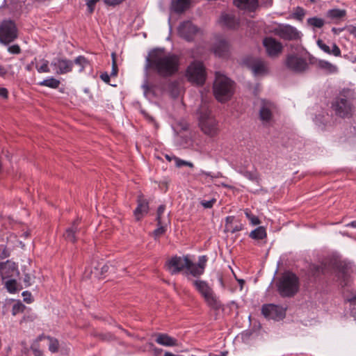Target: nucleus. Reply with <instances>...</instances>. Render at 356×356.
<instances>
[{"instance_id":"obj_43","label":"nucleus","mask_w":356,"mask_h":356,"mask_svg":"<svg viewBox=\"0 0 356 356\" xmlns=\"http://www.w3.org/2000/svg\"><path fill=\"white\" fill-rule=\"evenodd\" d=\"M216 200L215 198H213L210 200H203L201 202V204L202 207L207 209L211 208L213 204L216 203Z\"/></svg>"},{"instance_id":"obj_9","label":"nucleus","mask_w":356,"mask_h":356,"mask_svg":"<svg viewBox=\"0 0 356 356\" xmlns=\"http://www.w3.org/2000/svg\"><path fill=\"white\" fill-rule=\"evenodd\" d=\"M285 65L289 70L296 73L303 72L308 68L307 60L297 54L287 55Z\"/></svg>"},{"instance_id":"obj_62","label":"nucleus","mask_w":356,"mask_h":356,"mask_svg":"<svg viewBox=\"0 0 356 356\" xmlns=\"http://www.w3.org/2000/svg\"><path fill=\"white\" fill-rule=\"evenodd\" d=\"M186 166H188L190 168L193 167V164L191 162L187 161Z\"/></svg>"},{"instance_id":"obj_47","label":"nucleus","mask_w":356,"mask_h":356,"mask_svg":"<svg viewBox=\"0 0 356 356\" xmlns=\"http://www.w3.org/2000/svg\"><path fill=\"white\" fill-rule=\"evenodd\" d=\"M99 0H86V5L88 6V9L90 13H92L95 8V5L96 2Z\"/></svg>"},{"instance_id":"obj_11","label":"nucleus","mask_w":356,"mask_h":356,"mask_svg":"<svg viewBox=\"0 0 356 356\" xmlns=\"http://www.w3.org/2000/svg\"><path fill=\"white\" fill-rule=\"evenodd\" d=\"M273 33L285 40H295L300 39L301 37L300 33L295 27L290 25H280L274 29Z\"/></svg>"},{"instance_id":"obj_60","label":"nucleus","mask_w":356,"mask_h":356,"mask_svg":"<svg viewBox=\"0 0 356 356\" xmlns=\"http://www.w3.org/2000/svg\"><path fill=\"white\" fill-rule=\"evenodd\" d=\"M233 219H234V217H233V216H227V217L226 218V222H227V223L228 224V223H229V222H232V221L233 220Z\"/></svg>"},{"instance_id":"obj_14","label":"nucleus","mask_w":356,"mask_h":356,"mask_svg":"<svg viewBox=\"0 0 356 356\" xmlns=\"http://www.w3.org/2000/svg\"><path fill=\"white\" fill-rule=\"evenodd\" d=\"M198 31L197 27L190 21L182 22L178 27L179 36L187 41L192 40Z\"/></svg>"},{"instance_id":"obj_21","label":"nucleus","mask_w":356,"mask_h":356,"mask_svg":"<svg viewBox=\"0 0 356 356\" xmlns=\"http://www.w3.org/2000/svg\"><path fill=\"white\" fill-rule=\"evenodd\" d=\"M214 53L218 57H225L229 51V44L225 40H219L214 45Z\"/></svg>"},{"instance_id":"obj_34","label":"nucleus","mask_w":356,"mask_h":356,"mask_svg":"<svg viewBox=\"0 0 356 356\" xmlns=\"http://www.w3.org/2000/svg\"><path fill=\"white\" fill-rule=\"evenodd\" d=\"M74 63L80 67L79 72H82L89 65L88 60L83 56L76 57Z\"/></svg>"},{"instance_id":"obj_42","label":"nucleus","mask_w":356,"mask_h":356,"mask_svg":"<svg viewBox=\"0 0 356 356\" xmlns=\"http://www.w3.org/2000/svg\"><path fill=\"white\" fill-rule=\"evenodd\" d=\"M166 224H167V222L162 223V224L158 223V228L154 230V234L156 236H159L162 235L163 234H164V232H165V227Z\"/></svg>"},{"instance_id":"obj_19","label":"nucleus","mask_w":356,"mask_h":356,"mask_svg":"<svg viewBox=\"0 0 356 356\" xmlns=\"http://www.w3.org/2000/svg\"><path fill=\"white\" fill-rule=\"evenodd\" d=\"M149 210L148 202L142 197L138 199V206L134 211V216L137 220H140Z\"/></svg>"},{"instance_id":"obj_36","label":"nucleus","mask_w":356,"mask_h":356,"mask_svg":"<svg viewBox=\"0 0 356 356\" xmlns=\"http://www.w3.org/2000/svg\"><path fill=\"white\" fill-rule=\"evenodd\" d=\"M245 216L249 219L252 225H257L260 223V220H259L258 217L252 214L250 211L245 210Z\"/></svg>"},{"instance_id":"obj_28","label":"nucleus","mask_w":356,"mask_h":356,"mask_svg":"<svg viewBox=\"0 0 356 356\" xmlns=\"http://www.w3.org/2000/svg\"><path fill=\"white\" fill-rule=\"evenodd\" d=\"M60 81L54 78V77H49L42 81L40 82L38 85L41 86H46L50 88H58L60 86Z\"/></svg>"},{"instance_id":"obj_8","label":"nucleus","mask_w":356,"mask_h":356,"mask_svg":"<svg viewBox=\"0 0 356 356\" xmlns=\"http://www.w3.org/2000/svg\"><path fill=\"white\" fill-rule=\"evenodd\" d=\"M186 76L190 82L196 85H202L206 80L204 66L200 62L192 63L188 67Z\"/></svg>"},{"instance_id":"obj_27","label":"nucleus","mask_w":356,"mask_h":356,"mask_svg":"<svg viewBox=\"0 0 356 356\" xmlns=\"http://www.w3.org/2000/svg\"><path fill=\"white\" fill-rule=\"evenodd\" d=\"M318 66L320 69L329 74H334L338 71V68L336 65L326 60H319Z\"/></svg>"},{"instance_id":"obj_64","label":"nucleus","mask_w":356,"mask_h":356,"mask_svg":"<svg viewBox=\"0 0 356 356\" xmlns=\"http://www.w3.org/2000/svg\"><path fill=\"white\" fill-rule=\"evenodd\" d=\"M238 281L239 284H241V286H242L243 284H244V281L243 280H238Z\"/></svg>"},{"instance_id":"obj_26","label":"nucleus","mask_w":356,"mask_h":356,"mask_svg":"<svg viewBox=\"0 0 356 356\" xmlns=\"http://www.w3.org/2000/svg\"><path fill=\"white\" fill-rule=\"evenodd\" d=\"M190 4V0H173L172 1V9L176 13H182Z\"/></svg>"},{"instance_id":"obj_5","label":"nucleus","mask_w":356,"mask_h":356,"mask_svg":"<svg viewBox=\"0 0 356 356\" xmlns=\"http://www.w3.org/2000/svg\"><path fill=\"white\" fill-rule=\"evenodd\" d=\"M199 122L202 131L209 136H214L218 134V123L211 115L207 105H202L199 110Z\"/></svg>"},{"instance_id":"obj_30","label":"nucleus","mask_w":356,"mask_h":356,"mask_svg":"<svg viewBox=\"0 0 356 356\" xmlns=\"http://www.w3.org/2000/svg\"><path fill=\"white\" fill-rule=\"evenodd\" d=\"M250 236L254 239H263L266 236V232L264 227H259L252 231Z\"/></svg>"},{"instance_id":"obj_51","label":"nucleus","mask_w":356,"mask_h":356,"mask_svg":"<svg viewBox=\"0 0 356 356\" xmlns=\"http://www.w3.org/2000/svg\"><path fill=\"white\" fill-rule=\"evenodd\" d=\"M175 161L176 166L179 167V168L182 167L184 165H186V163H187L186 161L177 158V157L175 158Z\"/></svg>"},{"instance_id":"obj_46","label":"nucleus","mask_w":356,"mask_h":356,"mask_svg":"<svg viewBox=\"0 0 356 356\" xmlns=\"http://www.w3.org/2000/svg\"><path fill=\"white\" fill-rule=\"evenodd\" d=\"M207 261V258L206 256H201L199 257L198 263L196 264L197 266L202 268L203 271H204L206 263Z\"/></svg>"},{"instance_id":"obj_12","label":"nucleus","mask_w":356,"mask_h":356,"mask_svg":"<svg viewBox=\"0 0 356 356\" xmlns=\"http://www.w3.org/2000/svg\"><path fill=\"white\" fill-rule=\"evenodd\" d=\"M262 44L267 55L271 58L278 57L282 52V44L273 37L264 38Z\"/></svg>"},{"instance_id":"obj_3","label":"nucleus","mask_w":356,"mask_h":356,"mask_svg":"<svg viewBox=\"0 0 356 356\" xmlns=\"http://www.w3.org/2000/svg\"><path fill=\"white\" fill-rule=\"evenodd\" d=\"M213 90L214 96L218 101L227 102L234 94V82L224 74L216 72Z\"/></svg>"},{"instance_id":"obj_29","label":"nucleus","mask_w":356,"mask_h":356,"mask_svg":"<svg viewBox=\"0 0 356 356\" xmlns=\"http://www.w3.org/2000/svg\"><path fill=\"white\" fill-rule=\"evenodd\" d=\"M346 14V12L345 10L335 8L329 10L327 13V16L332 19H340L343 18Z\"/></svg>"},{"instance_id":"obj_49","label":"nucleus","mask_w":356,"mask_h":356,"mask_svg":"<svg viewBox=\"0 0 356 356\" xmlns=\"http://www.w3.org/2000/svg\"><path fill=\"white\" fill-rule=\"evenodd\" d=\"M243 175L245 177L252 181L256 180L257 178V175L254 172L250 171L243 172Z\"/></svg>"},{"instance_id":"obj_58","label":"nucleus","mask_w":356,"mask_h":356,"mask_svg":"<svg viewBox=\"0 0 356 356\" xmlns=\"http://www.w3.org/2000/svg\"><path fill=\"white\" fill-rule=\"evenodd\" d=\"M6 73V69L0 65V76H3Z\"/></svg>"},{"instance_id":"obj_35","label":"nucleus","mask_w":356,"mask_h":356,"mask_svg":"<svg viewBox=\"0 0 356 356\" xmlns=\"http://www.w3.org/2000/svg\"><path fill=\"white\" fill-rule=\"evenodd\" d=\"M5 286L8 291L11 293H15L18 290L17 282L14 279L6 281L5 283Z\"/></svg>"},{"instance_id":"obj_23","label":"nucleus","mask_w":356,"mask_h":356,"mask_svg":"<svg viewBox=\"0 0 356 356\" xmlns=\"http://www.w3.org/2000/svg\"><path fill=\"white\" fill-rule=\"evenodd\" d=\"M252 70L255 75L264 74L268 70L267 64L264 60H256L252 65Z\"/></svg>"},{"instance_id":"obj_13","label":"nucleus","mask_w":356,"mask_h":356,"mask_svg":"<svg viewBox=\"0 0 356 356\" xmlns=\"http://www.w3.org/2000/svg\"><path fill=\"white\" fill-rule=\"evenodd\" d=\"M261 312L266 318L269 319L279 320L285 316V309L273 304L264 305Z\"/></svg>"},{"instance_id":"obj_6","label":"nucleus","mask_w":356,"mask_h":356,"mask_svg":"<svg viewBox=\"0 0 356 356\" xmlns=\"http://www.w3.org/2000/svg\"><path fill=\"white\" fill-rule=\"evenodd\" d=\"M192 284L209 307L213 308L218 307V298L213 289L206 281L194 280H192Z\"/></svg>"},{"instance_id":"obj_56","label":"nucleus","mask_w":356,"mask_h":356,"mask_svg":"<svg viewBox=\"0 0 356 356\" xmlns=\"http://www.w3.org/2000/svg\"><path fill=\"white\" fill-rule=\"evenodd\" d=\"M351 307H353V309L356 307V296L353 298L349 300Z\"/></svg>"},{"instance_id":"obj_45","label":"nucleus","mask_w":356,"mask_h":356,"mask_svg":"<svg viewBox=\"0 0 356 356\" xmlns=\"http://www.w3.org/2000/svg\"><path fill=\"white\" fill-rule=\"evenodd\" d=\"M33 276H31L29 274L24 275V277L23 278V282H24L26 287L31 285V284L33 282Z\"/></svg>"},{"instance_id":"obj_38","label":"nucleus","mask_w":356,"mask_h":356,"mask_svg":"<svg viewBox=\"0 0 356 356\" xmlns=\"http://www.w3.org/2000/svg\"><path fill=\"white\" fill-rule=\"evenodd\" d=\"M11 264H12V266H10V267H13L12 268H11L10 269L6 268L4 270L6 275L2 276L3 280H5L10 277H12L14 275V273L17 271V267H16L15 263L11 262Z\"/></svg>"},{"instance_id":"obj_33","label":"nucleus","mask_w":356,"mask_h":356,"mask_svg":"<svg viewBox=\"0 0 356 356\" xmlns=\"http://www.w3.org/2000/svg\"><path fill=\"white\" fill-rule=\"evenodd\" d=\"M165 210V205H160L157 210V216H156V220L157 223L162 224L169 222L168 218L164 219L163 218V214L164 213V211Z\"/></svg>"},{"instance_id":"obj_57","label":"nucleus","mask_w":356,"mask_h":356,"mask_svg":"<svg viewBox=\"0 0 356 356\" xmlns=\"http://www.w3.org/2000/svg\"><path fill=\"white\" fill-rule=\"evenodd\" d=\"M344 29L342 28V29H337V28H332V31L335 33V34H338L339 32H341L342 31H343Z\"/></svg>"},{"instance_id":"obj_17","label":"nucleus","mask_w":356,"mask_h":356,"mask_svg":"<svg viewBox=\"0 0 356 356\" xmlns=\"http://www.w3.org/2000/svg\"><path fill=\"white\" fill-rule=\"evenodd\" d=\"M218 23L222 27L229 29H235L238 24V19L231 13H222L218 19Z\"/></svg>"},{"instance_id":"obj_54","label":"nucleus","mask_w":356,"mask_h":356,"mask_svg":"<svg viewBox=\"0 0 356 356\" xmlns=\"http://www.w3.org/2000/svg\"><path fill=\"white\" fill-rule=\"evenodd\" d=\"M296 15L300 17H302L305 15L304 10L301 8H298Z\"/></svg>"},{"instance_id":"obj_10","label":"nucleus","mask_w":356,"mask_h":356,"mask_svg":"<svg viewBox=\"0 0 356 356\" xmlns=\"http://www.w3.org/2000/svg\"><path fill=\"white\" fill-rule=\"evenodd\" d=\"M189 258L187 256H174L169 259L165 264L166 269L172 274L175 275L185 270L188 265Z\"/></svg>"},{"instance_id":"obj_25","label":"nucleus","mask_w":356,"mask_h":356,"mask_svg":"<svg viewBox=\"0 0 356 356\" xmlns=\"http://www.w3.org/2000/svg\"><path fill=\"white\" fill-rule=\"evenodd\" d=\"M204 273L202 267L198 266L196 264H194L190 259L188 260V265L186 266L185 274L191 275L193 277H198L202 275Z\"/></svg>"},{"instance_id":"obj_41","label":"nucleus","mask_w":356,"mask_h":356,"mask_svg":"<svg viewBox=\"0 0 356 356\" xmlns=\"http://www.w3.org/2000/svg\"><path fill=\"white\" fill-rule=\"evenodd\" d=\"M310 270L314 275H318L321 273H324V268L322 265H312Z\"/></svg>"},{"instance_id":"obj_1","label":"nucleus","mask_w":356,"mask_h":356,"mask_svg":"<svg viewBox=\"0 0 356 356\" xmlns=\"http://www.w3.org/2000/svg\"><path fill=\"white\" fill-rule=\"evenodd\" d=\"M146 61V67L152 68L163 77L175 74L178 72L179 67V57L174 54L166 53L162 49H156L152 51Z\"/></svg>"},{"instance_id":"obj_16","label":"nucleus","mask_w":356,"mask_h":356,"mask_svg":"<svg viewBox=\"0 0 356 356\" xmlns=\"http://www.w3.org/2000/svg\"><path fill=\"white\" fill-rule=\"evenodd\" d=\"M73 62L63 58H55L51 62V65L54 67L56 73L64 74L70 72L73 67Z\"/></svg>"},{"instance_id":"obj_63","label":"nucleus","mask_w":356,"mask_h":356,"mask_svg":"<svg viewBox=\"0 0 356 356\" xmlns=\"http://www.w3.org/2000/svg\"><path fill=\"white\" fill-rule=\"evenodd\" d=\"M22 296H23L24 297H25V296H31V294H30L28 291H24V292L22 293Z\"/></svg>"},{"instance_id":"obj_2","label":"nucleus","mask_w":356,"mask_h":356,"mask_svg":"<svg viewBox=\"0 0 356 356\" xmlns=\"http://www.w3.org/2000/svg\"><path fill=\"white\" fill-rule=\"evenodd\" d=\"M353 92L349 89L342 90L331 104L336 116L341 118H350L355 112Z\"/></svg>"},{"instance_id":"obj_31","label":"nucleus","mask_w":356,"mask_h":356,"mask_svg":"<svg viewBox=\"0 0 356 356\" xmlns=\"http://www.w3.org/2000/svg\"><path fill=\"white\" fill-rule=\"evenodd\" d=\"M307 24L314 28H322L325 24V21L322 18L311 17L307 19Z\"/></svg>"},{"instance_id":"obj_40","label":"nucleus","mask_w":356,"mask_h":356,"mask_svg":"<svg viewBox=\"0 0 356 356\" xmlns=\"http://www.w3.org/2000/svg\"><path fill=\"white\" fill-rule=\"evenodd\" d=\"M10 266H12L11 264V262L9 261H6V262H1L0 261V276L2 277V276H6V272H5V269L8 268V269H10ZM13 267H11L12 268Z\"/></svg>"},{"instance_id":"obj_15","label":"nucleus","mask_w":356,"mask_h":356,"mask_svg":"<svg viewBox=\"0 0 356 356\" xmlns=\"http://www.w3.org/2000/svg\"><path fill=\"white\" fill-rule=\"evenodd\" d=\"M261 106L259 110L260 119L264 122H269L273 116V111L275 109V105L273 102L266 100H259Z\"/></svg>"},{"instance_id":"obj_50","label":"nucleus","mask_w":356,"mask_h":356,"mask_svg":"<svg viewBox=\"0 0 356 356\" xmlns=\"http://www.w3.org/2000/svg\"><path fill=\"white\" fill-rule=\"evenodd\" d=\"M104 1L106 5L115 6L120 4L122 0H104Z\"/></svg>"},{"instance_id":"obj_20","label":"nucleus","mask_w":356,"mask_h":356,"mask_svg":"<svg viewBox=\"0 0 356 356\" xmlns=\"http://www.w3.org/2000/svg\"><path fill=\"white\" fill-rule=\"evenodd\" d=\"M317 45L322 51H323L325 53L327 54H331L334 56H341V50L335 43H332V48H330L323 40H318Z\"/></svg>"},{"instance_id":"obj_52","label":"nucleus","mask_w":356,"mask_h":356,"mask_svg":"<svg viewBox=\"0 0 356 356\" xmlns=\"http://www.w3.org/2000/svg\"><path fill=\"white\" fill-rule=\"evenodd\" d=\"M0 96L3 98H7L8 97V90L5 88H0Z\"/></svg>"},{"instance_id":"obj_18","label":"nucleus","mask_w":356,"mask_h":356,"mask_svg":"<svg viewBox=\"0 0 356 356\" xmlns=\"http://www.w3.org/2000/svg\"><path fill=\"white\" fill-rule=\"evenodd\" d=\"M155 341L158 344L163 346L172 347L178 346L177 339L169 336L167 334H157Z\"/></svg>"},{"instance_id":"obj_37","label":"nucleus","mask_w":356,"mask_h":356,"mask_svg":"<svg viewBox=\"0 0 356 356\" xmlns=\"http://www.w3.org/2000/svg\"><path fill=\"white\" fill-rule=\"evenodd\" d=\"M24 308L25 306L21 302H17L14 304L12 308L13 315L15 316L17 314L22 313L24 312Z\"/></svg>"},{"instance_id":"obj_55","label":"nucleus","mask_w":356,"mask_h":356,"mask_svg":"<svg viewBox=\"0 0 356 356\" xmlns=\"http://www.w3.org/2000/svg\"><path fill=\"white\" fill-rule=\"evenodd\" d=\"M348 31L350 34H353L356 37V27L355 26H350L348 29Z\"/></svg>"},{"instance_id":"obj_39","label":"nucleus","mask_w":356,"mask_h":356,"mask_svg":"<svg viewBox=\"0 0 356 356\" xmlns=\"http://www.w3.org/2000/svg\"><path fill=\"white\" fill-rule=\"evenodd\" d=\"M49 339V349L51 352L55 353L58 349V341L57 339L48 337Z\"/></svg>"},{"instance_id":"obj_48","label":"nucleus","mask_w":356,"mask_h":356,"mask_svg":"<svg viewBox=\"0 0 356 356\" xmlns=\"http://www.w3.org/2000/svg\"><path fill=\"white\" fill-rule=\"evenodd\" d=\"M113 57V64H112V70L111 72V76H116L118 74V66L115 60V54H112Z\"/></svg>"},{"instance_id":"obj_7","label":"nucleus","mask_w":356,"mask_h":356,"mask_svg":"<svg viewBox=\"0 0 356 356\" xmlns=\"http://www.w3.org/2000/svg\"><path fill=\"white\" fill-rule=\"evenodd\" d=\"M18 37V30L15 23L10 19L3 20L0 24V43L7 45Z\"/></svg>"},{"instance_id":"obj_32","label":"nucleus","mask_w":356,"mask_h":356,"mask_svg":"<svg viewBox=\"0 0 356 356\" xmlns=\"http://www.w3.org/2000/svg\"><path fill=\"white\" fill-rule=\"evenodd\" d=\"M41 65L37 63L35 67L39 73H47L50 72L49 67V61L44 59H42L40 61Z\"/></svg>"},{"instance_id":"obj_53","label":"nucleus","mask_w":356,"mask_h":356,"mask_svg":"<svg viewBox=\"0 0 356 356\" xmlns=\"http://www.w3.org/2000/svg\"><path fill=\"white\" fill-rule=\"evenodd\" d=\"M101 79L106 83H108L110 80V76L108 74L104 73L101 75Z\"/></svg>"},{"instance_id":"obj_22","label":"nucleus","mask_w":356,"mask_h":356,"mask_svg":"<svg viewBox=\"0 0 356 356\" xmlns=\"http://www.w3.org/2000/svg\"><path fill=\"white\" fill-rule=\"evenodd\" d=\"M234 4L241 9L254 10L258 5L257 0H234Z\"/></svg>"},{"instance_id":"obj_59","label":"nucleus","mask_w":356,"mask_h":356,"mask_svg":"<svg viewBox=\"0 0 356 356\" xmlns=\"http://www.w3.org/2000/svg\"><path fill=\"white\" fill-rule=\"evenodd\" d=\"M101 269L102 273L106 272L108 271V266L107 265H104Z\"/></svg>"},{"instance_id":"obj_4","label":"nucleus","mask_w":356,"mask_h":356,"mask_svg":"<svg viewBox=\"0 0 356 356\" xmlns=\"http://www.w3.org/2000/svg\"><path fill=\"white\" fill-rule=\"evenodd\" d=\"M277 291L282 297H292L299 289L298 277L291 272H285L277 282Z\"/></svg>"},{"instance_id":"obj_24","label":"nucleus","mask_w":356,"mask_h":356,"mask_svg":"<svg viewBox=\"0 0 356 356\" xmlns=\"http://www.w3.org/2000/svg\"><path fill=\"white\" fill-rule=\"evenodd\" d=\"M79 220H75L72 226L67 228L64 234L65 238L72 243H74L76 240V233L78 231Z\"/></svg>"},{"instance_id":"obj_61","label":"nucleus","mask_w":356,"mask_h":356,"mask_svg":"<svg viewBox=\"0 0 356 356\" xmlns=\"http://www.w3.org/2000/svg\"><path fill=\"white\" fill-rule=\"evenodd\" d=\"M348 226H350L352 227L356 228V220L352 221L350 222Z\"/></svg>"},{"instance_id":"obj_44","label":"nucleus","mask_w":356,"mask_h":356,"mask_svg":"<svg viewBox=\"0 0 356 356\" xmlns=\"http://www.w3.org/2000/svg\"><path fill=\"white\" fill-rule=\"evenodd\" d=\"M8 51L13 54H19L21 51V49L18 44H13L8 48Z\"/></svg>"}]
</instances>
